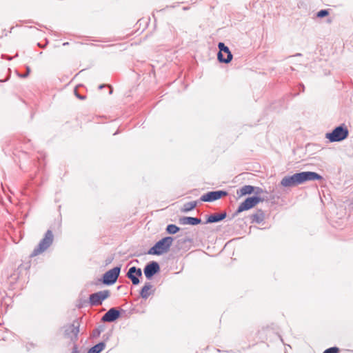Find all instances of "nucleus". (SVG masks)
Returning a JSON list of instances; mask_svg holds the SVG:
<instances>
[{
  "mask_svg": "<svg viewBox=\"0 0 353 353\" xmlns=\"http://www.w3.org/2000/svg\"><path fill=\"white\" fill-rule=\"evenodd\" d=\"M348 134L349 132L347 127L342 125L335 128L332 132L327 133L325 137L330 142H339L345 139Z\"/></svg>",
  "mask_w": 353,
  "mask_h": 353,
  "instance_id": "4",
  "label": "nucleus"
},
{
  "mask_svg": "<svg viewBox=\"0 0 353 353\" xmlns=\"http://www.w3.org/2000/svg\"><path fill=\"white\" fill-rule=\"evenodd\" d=\"M197 205L196 201H191L184 204L183 212H187L193 210Z\"/></svg>",
  "mask_w": 353,
  "mask_h": 353,
  "instance_id": "20",
  "label": "nucleus"
},
{
  "mask_svg": "<svg viewBox=\"0 0 353 353\" xmlns=\"http://www.w3.org/2000/svg\"><path fill=\"white\" fill-rule=\"evenodd\" d=\"M120 312L116 308H110L103 316L102 321L113 322L119 317Z\"/></svg>",
  "mask_w": 353,
  "mask_h": 353,
  "instance_id": "13",
  "label": "nucleus"
},
{
  "mask_svg": "<svg viewBox=\"0 0 353 353\" xmlns=\"http://www.w3.org/2000/svg\"><path fill=\"white\" fill-rule=\"evenodd\" d=\"M152 288V285L150 283H146L144 286L142 288L140 292V296L146 299L151 294V290Z\"/></svg>",
  "mask_w": 353,
  "mask_h": 353,
  "instance_id": "17",
  "label": "nucleus"
},
{
  "mask_svg": "<svg viewBox=\"0 0 353 353\" xmlns=\"http://www.w3.org/2000/svg\"><path fill=\"white\" fill-rule=\"evenodd\" d=\"M72 353H75V352H72Z\"/></svg>",
  "mask_w": 353,
  "mask_h": 353,
  "instance_id": "29",
  "label": "nucleus"
},
{
  "mask_svg": "<svg viewBox=\"0 0 353 353\" xmlns=\"http://www.w3.org/2000/svg\"><path fill=\"white\" fill-rule=\"evenodd\" d=\"M53 234L51 230H48L44 238L41 240L39 245L34 249L30 254L31 257L37 256L46 250L53 242Z\"/></svg>",
  "mask_w": 353,
  "mask_h": 353,
  "instance_id": "3",
  "label": "nucleus"
},
{
  "mask_svg": "<svg viewBox=\"0 0 353 353\" xmlns=\"http://www.w3.org/2000/svg\"><path fill=\"white\" fill-rule=\"evenodd\" d=\"M322 179L323 177L316 172H302L283 177L281 181V185L283 187H293L307 181H315Z\"/></svg>",
  "mask_w": 353,
  "mask_h": 353,
  "instance_id": "1",
  "label": "nucleus"
},
{
  "mask_svg": "<svg viewBox=\"0 0 353 353\" xmlns=\"http://www.w3.org/2000/svg\"><path fill=\"white\" fill-rule=\"evenodd\" d=\"M228 195V192L223 190L208 192L201 196V200L205 202H212Z\"/></svg>",
  "mask_w": 353,
  "mask_h": 353,
  "instance_id": "8",
  "label": "nucleus"
},
{
  "mask_svg": "<svg viewBox=\"0 0 353 353\" xmlns=\"http://www.w3.org/2000/svg\"><path fill=\"white\" fill-rule=\"evenodd\" d=\"M105 347V343L104 342H101L91 347L88 351V353H100Z\"/></svg>",
  "mask_w": 353,
  "mask_h": 353,
  "instance_id": "18",
  "label": "nucleus"
},
{
  "mask_svg": "<svg viewBox=\"0 0 353 353\" xmlns=\"http://www.w3.org/2000/svg\"><path fill=\"white\" fill-rule=\"evenodd\" d=\"M110 88H111L110 87ZM111 93H112V89H110V94H111Z\"/></svg>",
  "mask_w": 353,
  "mask_h": 353,
  "instance_id": "28",
  "label": "nucleus"
},
{
  "mask_svg": "<svg viewBox=\"0 0 353 353\" xmlns=\"http://www.w3.org/2000/svg\"><path fill=\"white\" fill-rule=\"evenodd\" d=\"M261 201V198L258 196L248 197L239 206L237 212L239 213L243 211L248 210L255 206Z\"/></svg>",
  "mask_w": 353,
  "mask_h": 353,
  "instance_id": "9",
  "label": "nucleus"
},
{
  "mask_svg": "<svg viewBox=\"0 0 353 353\" xmlns=\"http://www.w3.org/2000/svg\"><path fill=\"white\" fill-rule=\"evenodd\" d=\"M75 94H76V96H77L79 99H85V97H83V96H81V95H80V94H77L76 92H75Z\"/></svg>",
  "mask_w": 353,
  "mask_h": 353,
  "instance_id": "25",
  "label": "nucleus"
},
{
  "mask_svg": "<svg viewBox=\"0 0 353 353\" xmlns=\"http://www.w3.org/2000/svg\"><path fill=\"white\" fill-rule=\"evenodd\" d=\"M110 296L109 290L99 291L90 295V303L91 305H99L102 303L103 301Z\"/></svg>",
  "mask_w": 353,
  "mask_h": 353,
  "instance_id": "7",
  "label": "nucleus"
},
{
  "mask_svg": "<svg viewBox=\"0 0 353 353\" xmlns=\"http://www.w3.org/2000/svg\"><path fill=\"white\" fill-rule=\"evenodd\" d=\"M180 230V228L174 224H170L166 228V232L170 234H174Z\"/></svg>",
  "mask_w": 353,
  "mask_h": 353,
  "instance_id": "21",
  "label": "nucleus"
},
{
  "mask_svg": "<svg viewBox=\"0 0 353 353\" xmlns=\"http://www.w3.org/2000/svg\"><path fill=\"white\" fill-rule=\"evenodd\" d=\"M227 216L225 212L221 214H212L210 215L205 223H216L223 220Z\"/></svg>",
  "mask_w": 353,
  "mask_h": 353,
  "instance_id": "16",
  "label": "nucleus"
},
{
  "mask_svg": "<svg viewBox=\"0 0 353 353\" xmlns=\"http://www.w3.org/2000/svg\"><path fill=\"white\" fill-rule=\"evenodd\" d=\"M121 271L119 266L114 267V268L107 271L103 276V283L105 285L114 284L119 276Z\"/></svg>",
  "mask_w": 353,
  "mask_h": 353,
  "instance_id": "6",
  "label": "nucleus"
},
{
  "mask_svg": "<svg viewBox=\"0 0 353 353\" xmlns=\"http://www.w3.org/2000/svg\"><path fill=\"white\" fill-rule=\"evenodd\" d=\"M254 190H256V191H255L256 194H260L263 192L262 189L260 188H255L254 186L247 185H244L242 188H241L237 191V194H239L240 196L250 194L254 192Z\"/></svg>",
  "mask_w": 353,
  "mask_h": 353,
  "instance_id": "14",
  "label": "nucleus"
},
{
  "mask_svg": "<svg viewBox=\"0 0 353 353\" xmlns=\"http://www.w3.org/2000/svg\"><path fill=\"white\" fill-rule=\"evenodd\" d=\"M160 270L159 265L156 261L148 263L144 268L143 272L145 277L150 279L155 274Z\"/></svg>",
  "mask_w": 353,
  "mask_h": 353,
  "instance_id": "10",
  "label": "nucleus"
},
{
  "mask_svg": "<svg viewBox=\"0 0 353 353\" xmlns=\"http://www.w3.org/2000/svg\"><path fill=\"white\" fill-rule=\"evenodd\" d=\"M68 44V42H66V43H63V46H67Z\"/></svg>",
  "mask_w": 353,
  "mask_h": 353,
  "instance_id": "27",
  "label": "nucleus"
},
{
  "mask_svg": "<svg viewBox=\"0 0 353 353\" xmlns=\"http://www.w3.org/2000/svg\"><path fill=\"white\" fill-rule=\"evenodd\" d=\"M173 238L166 236L157 242L148 252V254L161 255L167 252L173 242Z\"/></svg>",
  "mask_w": 353,
  "mask_h": 353,
  "instance_id": "2",
  "label": "nucleus"
},
{
  "mask_svg": "<svg viewBox=\"0 0 353 353\" xmlns=\"http://www.w3.org/2000/svg\"><path fill=\"white\" fill-rule=\"evenodd\" d=\"M328 14V11L327 10H321L317 12V17L319 18H323Z\"/></svg>",
  "mask_w": 353,
  "mask_h": 353,
  "instance_id": "23",
  "label": "nucleus"
},
{
  "mask_svg": "<svg viewBox=\"0 0 353 353\" xmlns=\"http://www.w3.org/2000/svg\"><path fill=\"white\" fill-rule=\"evenodd\" d=\"M79 332V323L74 322L72 324L69 325L65 330V334L70 338L71 340L77 339Z\"/></svg>",
  "mask_w": 353,
  "mask_h": 353,
  "instance_id": "12",
  "label": "nucleus"
},
{
  "mask_svg": "<svg viewBox=\"0 0 353 353\" xmlns=\"http://www.w3.org/2000/svg\"><path fill=\"white\" fill-rule=\"evenodd\" d=\"M218 48L219 49V52L217 54L218 60L221 63H228L232 59V54L229 50V48L227 47L223 43L220 42L218 44Z\"/></svg>",
  "mask_w": 353,
  "mask_h": 353,
  "instance_id": "5",
  "label": "nucleus"
},
{
  "mask_svg": "<svg viewBox=\"0 0 353 353\" xmlns=\"http://www.w3.org/2000/svg\"><path fill=\"white\" fill-rule=\"evenodd\" d=\"M179 223L182 225H195L201 223V219L196 217L183 216L179 219Z\"/></svg>",
  "mask_w": 353,
  "mask_h": 353,
  "instance_id": "15",
  "label": "nucleus"
},
{
  "mask_svg": "<svg viewBox=\"0 0 353 353\" xmlns=\"http://www.w3.org/2000/svg\"><path fill=\"white\" fill-rule=\"evenodd\" d=\"M252 222H255L257 223H261L264 219V214L263 212L260 211L256 214H254L251 216Z\"/></svg>",
  "mask_w": 353,
  "mask_h": 353,
  "instance_id": "19",
  "label": "nucleus"
},
{
  "mask_svg": "<svg viewBox=\"0 0 353 353\" xmlns=\"http://www.w3.org/2000/svg\"><path fill=\"white\" fill-rule=\"evenodd\" d=\"M126 276L131 280L132 284L136 285L140 282L139 278L142 276V271L140 268L133 266L129 269Z\"/></svg>",
  "mask_w": 353,
  "mask_h": 353,
  "instance_id": "11",
  "label": "nucleus"
},
{
  "mask_svg": "<svg viewBox=\"0 0 353 353\" xmlns=\"http://www.w3.org/2000/svg\"><path fill=\"white\" fill-rule=\"evenodd\" d=\"M26 70H27V74H24L23 75H21L20 77H23V78H26L28 76L30 72V68L28 66L26 67Z\"/></svg>",
  "mask_w": 353,
  "mask_h": 353,
  "instance_id": "24",
  "label": "nucleus"
},
{
  "mask_svg": "<svg viewBox=\"0 0 353 353\" xmlns=\"http://www.w3.org/2000/svg\"><path fill=\"white\" fill-rule=\"evenodd\" d=\"M104 86H105V85H101L99 86V88H100V89H101V88H103Z\"/></svg>",
  "mask_w": 353,
  "mask_h": 353,
  "instance_id": "26",
  "label": "nucleus"
},
{
  "mask_svg": "<svg viewBox=\"0 0 353 353\" xmlns=\"http://www.w3.org/2000/svg\"><path fill=\"white\" fill-rule=\"evenodd\" d=\"M339 350L336 347H330L325 350L323 353H339Z\"/></svg>",
  "mask_w": 353,
  "mask_h": 353,
  "instance_id": "22",
  "label": "nucleus"
}]
</instances>
